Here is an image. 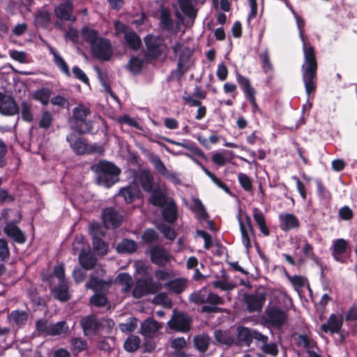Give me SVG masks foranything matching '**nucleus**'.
<instances>
[{
  "label": "nucleus",
  "instance_id": "obj_1",
  "mask_svg": "<svg viewBox=\"0 0 357 357\" xmlns=\"http://www.w3.org/2000/svg\"><path fill=\"white\" fill-rule=\"evenodd\" d=\"M288 8L296 18L299 29L300 38L303 42L304 61L301 66L302 79L304 83L305 92L310 97L317 90L318 63L315 49L303 34V28L305 24L304 19L297 15L292 6Z\"/></svg>",
  "mask_w": 357,
  "mask_h": 357
},
{
  "label": "nucleus",
  "instance_id": "obj_2",
  "mask_svg": "<svg viewBox=\"0 0 357 357\" xmlns=\"http://www.w3.org/2000/svg\"><path fill=\"white\" fill-rule=\"evenodd\" d=\"M98 183L107 188L112 187L119 181L121 169L114 163L106 160H100L95 166Z\"/></svg>",
  "mask_w": 357,
  "mask_h": 357
},
{
  "label": "nucleus",
  "instance_id": "obj_3",
  "mask_svg": "<svg viewBox=\"0 0 357 357\" xmlns=\"http://www.w3.org/2000/svg\"><path fill=\"white\" fill-rule=\"evenodd\" d=\"M91 109L84 105H79L73 109L74 118L73 128L80 135L91 133L93 130V122L88 118L91 115Z\"/></svg>",
  "mask_w": 357,
  "mask_h": 357
},
{
  "label": "nucleus",
  "instance_id": "obj_4",
  "mask_svg": "<svg viewBox=\"0 0 357 357\" xmlns=\"http://www.w3.org/2000/svg\"><path fill=\"white\" fill-rule=\"evenodd\" d=\"M162 286L160 283L153 282L152 277L139 279L132 290V295L136 298H140L149 294H155L160 291Z\"/></svg>",
  "mask_w": 357,
  "mask_h": 357
},
{
  "label": "nucleus",
  "instance_id": "obj_5",
  "mask_svg": "<svg viewBox=\"0 0 357 357\" xmlns=\"http://www.w3.org/2000/svg\"><path fill=\"white\" fill-rule=\"evenodd\" d=\"M192 323V319L188 314L174 310L167 325L172 330L187 333L190 331Z\"/></svg>",
  "mask_w": 357,
  "mask_h": 357
},
{
  "label": "nucleus",
  "instance_id": "obj_6",
  "mask_svg": "<svg viewBox=\"0 0 357 357\" xmlns=\"http://www.w3.org/2000/svg\"><path fill=\"white\" fill-rule=\"evenodd\" d=\"M244 218L245 220H243L241 213H239L236 216L239 224L242 243L246 250L248 252L252 248L251 238L255 237V232L252 225L251 218L248 214L245 213Z\"/></svg>",
  "mask_w": 357,
  "mask_h": 357
},
{
  "label": "nucleus",
  "instance_id": "obj_7",
  "mask_svg": "<svg viewBox=\"0 0 357 357\" xmlns=\"http://www.w3.org/2000/svg\"><path fill=\"white\" fill-rule=\"evenodd\" d=\"M266 301V293L264 291H256L254 294H243V301L246 304L247 310L252 312H261Z\"/></svg>",
  "mask_w": 357,
  "mask_h": 357
},
{
  "label": "nucleus",
  "instance_id": "obj_8",
  "mask_svg": "<svg viewBox=\"0 0 357 357\" xmlns=\"http://www.w3.org/2000/svg\"><path fill=\"white\" fill-rule=\"evenodd\" d=\"M144 42L146 46L144 55L146 58L157 60L162 55V43L158 36L147 34L144 38Z\"/></svg>",
  "mask_w": 357,
  "mask_h": 357
},
{
  "label": "nucleus",
  "instance_id": "obj_9",
  "mask_svg": "<svg viewBox=\"0 0 357 357\" xmlns=\"http://www.w3.org/2000/svg\"><path fill=\"white\" fill-rule=\"evenodd\" d=\"M93 56L102 61H109L112 56V47L110 41L105 38H100L91 47Z\"/></svg>",
  "mask_w": 357,
  "mask_h": 357
},
{
  "label": "nucleus",
  "instance_id": "obj_10",
  "mask_svg": "<svg viewBox=\"0 0 357 357\" xmlns=\"http://www.w3.org/2000/svg\"><path fill=\"white\" fill-rule=\"evenodd\" d=\"M287 319V313L279 307L271 306L265 310V321L273 328H281Z\"/></svg>",
  "mask_w": 357,
  "mask_h": 357
},
{
  "label": "nucleus",
  "instance_id": "obj_11",
  "mask_svg": "<svg viewBox=\"0 0 357 357\" xmlns=\"http://www.w3.org/2000/svg\"><path fill=\"white\" fill-rule=\"evenodd\" d=\"M102 222L106 229H116L123 220V215L114 207H107L102 211Z\"/></svg>",
  "mask_w": 357,
  "mask_h": 357
},
{
  "label": "nucleus",
  "instance_id": "obj_12",
  "mask_svg": "<svg viewBox=\"0 0 357 357\" xmlns=\"http://www.w3.org/2000/svg\"><path fill=\"white\" fill-rule=\"evenodd\" d=\"M172 50L175 56H178L176 70L179 77H181L185 72L184 66L189 61L191 54L189 48H183V44L179 41L175 43V44L172 46Z\"/></svg>",
  "mask_w": 357,
  "mask_h": 357
},
{
  "label": "nucleus",
  "instance_id": "obj_13",
  "mask_svg": "<svg viewBox=\"0 0 357 357\" xmlns=\"http://www.w3.org/2000/svg\"><path fill=\"white\" fill-rule=\"evenodd\" d=\"M255 343L256 347L263 354L268 355L272 357H276L278 355L279 351L277 343L269 342L268 337L261 333L258 335Z\"/></svg>",
  "mask_w": 357,
  "mask_h": 357
},
{
  "label": "nucleus",
  "instance_id": "obj_14",
  "mask_svg": "<svg viewBox=\"0 0 357 357\" xmlns=\"http://www.w3.org/2000/svg\"><path fill=\"white\" fill-rule=\"evenodd\" d=\"M19 112V106L13 97L0 92V113L5 116H14Z\"/></svg>",
  "mask_w": 357,
  "mask_h": 357
},
{
  "label": "nucleus",
  "instance_id": "obj_15",
  "mask_svg": "<svg viewBox=\"0 0 357 357\" xmlns=\"http://www.w3.org/2000/svg\"><path fill=\"white\" fill-rule=\"evenodd\" d=\"M259 333L260 332L257 330L243 326H238L236 334L238 344L249 347L253 341H256L257 337Z\"/></svg>",
  "mask_w": 357,
  "mask_h": 357
},
{
  "label": "nucleus",
  "instance_id": "obj_16",
  "mask_svg": "<svg viewBox=\"0 0 357 357\" xmlns=\"http://www.w3.org/2000/svg\"><path fill=\"white\" fill-rule=\"evenodd\" d=\"M151 261L159 267H165L171 259V255L159 245L152 247L149 250Z\"/></svg>",
  "mask_w": 357,
  "mask_h": 357
},
{
  "label": "nucleus",
  "instance_id": "obj_17",
  "mask_svg": "<svg viewBox=\"0 0 357 357\" xmlns=\"http://www.w3.org/2000/svg\"><path fill=\"white\" fill-rule=\"evenodd\" d=\"M80 325L85 336L96 335L102 326L101 322L94 314L84 317L80 321Z\"/></svg>",
  "mask_w": 357,
  "mask_h": 357
},
{
  "label": "nucleus",
  "instance_id": "obj_18",
  "mask_svg": "<svg viewBox=\"0 0 357 357\" xmlns=\"http://www.w3.org/2000/svg\"><path fill=\"white\" fill-rule=\"evenodd\" d=\"M206 303L209 305H204L201 307V312L203 313H218L222 312V309L217 305H223L224 299L213 292H208L206 298Z\"/></svg>",
  "mask_w": 357,
  "mask_h": 357
},
{
  "label": "nucleus",
  "instance_id": "obj_19",
  "mask_svg": "<svg viewBox=\"0 0 357 357\" xmlns=\"http://www.w3.org/2000/svg\"><path fill=\"white\" fill-rule=\"evenodd\" d=\"M151 162L154 166L155 170L158 172V174H160L163 177L166 178L167 179L171 181L175 184H180L181 181L178 178L176 173L169 172L167 167H165V164L162 161V160L160 158V157L155 155L153 156L151 158Z\"/></svg>",
  "mask_w": 357,
  "mask_h": 357
},
{
  "label": "nucleus",
  "instance_id": "obj_20",
  "mask_svg": "<svg viewBox=\"0 0 357 357\" xmlns=\"http://www.w3.org/2000/svg\"><path fill=\"white\" fill-rule=\"evenodd\" d=\"M342 325V317L333 313L329 316L327 322L321 326V330L326 333L336 334L340 333Z\"/></svg>",
  "mask_w": 357,
  "mask_h": 357
},
{
  "label": "nucleus",
  "instance_id": "obj_21",
  "mask_svg": "<svg viewBox=\"0 0 357 357\" xmlns=\"http://www.w3.org/2000/svg\"><path fill=\"white\" fill-rule=\"evenodd\" d=\"M53 297L61 301L66 302L70 298L69 294V286L68 281L59 282L56 286H53L52 284H49Z\"/></svg>",
  "mask_w": 357,
  "mask_h": 357
},
{
  "label": "nucleus",
  "instance_id": "obj_22",
  "mask_svg": "<svg viewBox=\"0 0 357 357\" xmlns=\"http://www.w3.org/2000/svg\"><path fill=\"white\" fill-rule=\"evenodd\" d=\"M4 234L19 244H24L26 238L19 227L13 222L8 223L3 228Z\"/></svg>",
  "mask_w": 357,
  "mask_h": 357
},
{
  "label": "nucleus",
  "instance_id": "obj_23",
  "mask_svg": "<svg viewBox=\"0 0 357 357\" xmlns=\"http://www.w3.org/2000/svg\"><path fill=\"white\" fill-rule=\"evenodd\" d=\"M137 179L140 184L141 188L145 192L149 193V192H152L156 187L154 183L153 176L149 170H141L137 177Z\"/></svg>",
  "mask_w": 357,
  "mask_h": 357
},
{
  "label": "nucleus",
  "instance_id": "obj_24",
  "mask_svg": "<svg viewBox=\"0 0 357 357\" xmlns=\"http://www.w3.org/2000/svg\"><path fill=\"white\" fill-rule=\"evenodd\" d=\"M280 228L283 231L297 229L300 227L298 218L293 213H285L280 216Z\"/></svg>",
  "mask_w": 357,
  "mask_h": 357
},
{
  "label": "nucleus",
  "instance_id": "obj_25",
  "mask_svg": "<svg viewBox=\"0 0 357 357\" xmlns=\"http://www.w3.org/2000/svg\"><path fill=\"white\" fill-rule=\"evenodd\" d=\"M66 140L77 155H82L86 153L88 144L84 138L76 137L75 135H70L67 137Z\"/></svg>",
  "mask_w": 357,
  "mask_h": 357
},
{
  "label": "nucleus",
  "instance_id": "obj_26",
  "mask_svg": "<svg viewBox=\"0 0 357 357\" xmlns=\"http://www.w3.org/2000/svg\"><path fill=\"white\" fill-rule=\"evenodd\" d=\"M162 208V215L164 220L169 224L174 223L178 218V208L174 200L170 199Z\"/></svg>",
  "mask_w": 357,
  "mask_h": 357
},
{
  "label": "nucleus",
  "instance_id": "obj_27",
  "mask_svg": "<svg viewBox=\"0 0 357 357\" xmlns=\"http://www.w3.org/2000/svg\"><path fill=\"white\" fill-rule=\"evenodd\" d=\"M149 193L151 194L149 202L153 206L164 207L168 203L166 194L158 185H156L155 188Z\"/></svg>",
  "mask_w": 357,
  "mask_h": 357
},
{
  "label": "nucleus",
  "instance_id": "obj_28",
  "mask_svg": "<svg viewBox=\"0 0 357 357\" xmlns=\"http://www.w3.org/2000/svg\"><path fill=\"white\" fill-rule=\"evenodd\" d=\"M73 11V3L67 1L65 3H60L57 7L55 8L56 16L62 20L66 21H74L75 17H71V14Z\"/></svg>",
  "mask_w": 357,
  "mask_h": 357
},
{
  "label": "nucleus",
  "instance_id": "obj_29",
  "mask_svg": "<svg viewBox=\"0 0 357 357\" xmlns=\"http://www.w3.org/2000/svg\"><path fill=\"white\" fill-rule=\"evenodd\" d=\"M119 195L123 197L126 203L131 204L139 198L140 190L136 185H129L121 188Z\"/></svg>",
  "mask_w": 357,
  "mask_h": 357
},
{
  "label": "nucleus",
  "instance_id": "obj_30",
  "mask_svg": "<svg viewBox=\"0 0 357 357\" xmlns=\"http://www.w3.org/2000/svg\"><path fill=\"white\" fill-rule=\"evenodd\" d=\"M79 262L84 270H92L97 264V258L90 252H85L82 248L79 255Z\"/></svg>",
  "mask_w": 357,
  "mask_h": 357
},
{
  "label": "nucleus",
  "instance_id": "obj_31",
  "mask_svg": "<svg viewBox=\"0 0 357 357\" xmlns=\"http://www.w3.org/2000/svg\"><path fill=\"white\" fill-rule=\"evenodd\" d=\"M138 249L136 241L130 238H123L116 245V250L120 254H133Z\"/></svg>",
  "mask_w": 357,
  "mask_h": 357
},
{
  "label": "nucleus",
  "instance_id": "obj_32",
  "mask_svg": "<svg viewBox=\"0 0 357 357\" xmlns=\"http://www.w3.org/2000/svg\"><path fill=\"white\" fill-rule=\"evenodd\" d=\"M50 52L53 55V61L57 68L68 77L71 76V73L68 64L63 58L59 54L57 51L53 48L50 47Z\"/></svg>",
  "mask_w": 357,
  "mask_h": 357
},
{
  "label": "nucleus",
  "instance_id": "obj_33",
  "mask_svg": "<svg viewBox=\"0 0 357 357\" xmlns=\"http://www.w3.org/2000/svg\"><path fill=\"white\" fill-rule=\"evenodd\" d=\"M252 212H253L252 213L253 218H254L256 224L259 227L260 231L265 236H269L270 231H269L268 227L266 225L265 217H264L262 211L259 208L255 207L253 208Z\"/></svg>",
  "mask_w": 357,
  "mask_h": 357
},
{
  "label": "nucleus",
  "instance_id": "obj_34",
  "mask_svg": "<svg viewBox=\"0 0 357 357\" xmlns=\"http://www.w3.org/2000/svg\"><path fill=\"white\" fill-rule=\"evenodd\" d=\"M165 287L176 294L182 293L187 287V280L183 278L172 280L165 284Z\"/></svg>",
  "mask_w": 357,
  "mask_h": 357
},
{
  "label": "nucleus",
  "instance_id": "obj_35",
  "mask_svg": "<svg viewBox=\"0 0 357 357\" xmlns=\"http://www.w3.org/2000/svg\"><path fill=\"white\" fill-rule=\"evenodd\" d=\"M124 40L128 47L132 50L137 51L139 50L142 46L140 37L133 30H130L126 33Z\"/></svg>",
  "mask_w": 357,
  "mask_h": 357
},
{
  "label": "nucleus",
  "instance_id": "obj_36",
  "mask_svg": "<svg viewBox=\"0 0 357 357\" xmlns=\"http://www.w3.org/2000/svg\"><path fill=\"white\" fill-rule=\"evenodd\" d=\"M348 248V243L344 238H338L333 241L332 247V255L337 260L338 257L344 254Z\"/></svg>",
  "mask_w": 357,
  "mask_h": 357
},
{
  "label": "nucleus",
  "instance_id": "obj_37",
  "mask_svg": "<svg viewBox=\"0 0 357 357\" xmlns=\"http://www.w3.org/2000/svg\"><path fill=\"white\" fill-rule=\"evenodd\" d=\"M159 329L158 322L152 319L144 320L141 324V333L144 335H149L156 333Z\"/></svg>",
  "mask_w": 357,
  "mask_h": 357
},
{
  "label": "nucleus",
  "instance_id": "obj_38",
  "mask_svg": "<svg viewBox=\"0 0 357 357\" xmlns=\"http://www.w3.org/2000/svg\"><path fill=\"white\" fill-rule=\"evenodd\" d=\"M55 277L58 278L59 282L67 281L65 279V268L63 264L56 266L54 268L53 273L45 276L43 278V281L48 282L49 284H51L53 283V280Z\"/></svg>",
  "mask_w": 357,
  "mask_h": 357
},
{
  "label": "nucleus",
  "instance_id": "obj_39",
  "mask_svg": "<svg viewBox=\"0 0 357 357\" xmlns=\"http://www.w3.org/2000/svg\"><path fill=\"white\" fill-rule=\"evenodd\" d=\"M193 342L195 348L200 352H206L210 344V337L207 335H198L194 337Z\"/></svg>",
  "mask_w": 357,
  "mask_h": 357
},
{
  "label": "nucleus",
  "instance_id": "obj_40",
  "mask_svg": "<svg viewBox=\"0 0 357 357\" xmlns=\"http://www.w3.org/2000/svg\"><path fill=\"white\" fill-rule=\"evenodd\" d=\"M236 81L244 92L245 96H248L252 93H256L255 89L251 86L250 80L248 77L241 75L238 72L236 73Z\"/></svg>",
  "mask_w": 357,
  "mask_h": 357
},
{
  "label": "nucleus",
  "instance_id": "obj_41",
  "mask_svg": "<svg viewBox=\"0 0 357 357\" xmlns=\"http://www.w3.org/2000/svg\"><path fill=\"white\" fill-rule=\"evenodd\" d=\"M296 344L298 347L303 346L307 351L317 347V342L307 334L298 335Z\"/></svg>",
  "mask_w": 357,
  "mask_h": 357
},
{
  "label": "nucleus",
  "instance_id": "obj_42",
  "mask_svg": "<svg viewBox=\"0 0 357 357\" xmlns=\"http://www.w3.org/2000/svg\"><path fill=\"white\" fill-rule=\"evenodd\" d=\"M110 282L99 279L97 277L91 276L89 281L86 284V288L96 291L103 290L106 286H109Z\"/></svg>",
  "mask_w": 357,
  "mask_h": 357
},
{
  "label": "nucleus",
  "instance_id": "obj_43",
  "mask_svg": "<svg viewBox=\"0 0 357 357\" xmlns=\"http://www.w3.org/2000/svg\"><path fill=\"white\" fill-rule=\"evenodd\" d=\"M82 37L83 40L91 44V47L96 43L98 40V32L88 26H84L82 29Z\"/></svg>",
  "mask_w": 357,
  "mask_h": 357
},
{
  "label": "nucleus",
  "instance_id": "obj_44",
  "mask_svg": "<svg viewBox=\"0 0 357 357\" xmlns=\"http://www.w3.org/2000/svg\"><path fill=\"white\" fill-rule=\"evenodd\" d=\"M51 21V14L47 10H39L35 17V24L39 27H47Z\"/></svg>",
  "mask_w": 357,
  "mask_h": 357
},
{
  "label": "nucleus",
  "instance_id": "obj_45",
  "mask_svg": "<svg viewBox=\"0 0 357 357\" xmlns=\"http://www.w3.org/2000/svg\"><path fill=\"white\" fill-rule=\"evenodd\" d=\"M178 3L184 15L190 18L196 17L197 12L192 5V0H178Z\"/></svg>",
  "mask_w": 357,
  "mask_h": 357
},
{
  "label": "nucleus",
  "instance_id": "obj_46",
  "mask_svg": "<svg viewBox=\"0 0 357 357\" xmlns=\"http://www.w3.org/2000/svg\"><path fill=\"white\" fill-rule=\"evenodd\" d=\"M10 321L17 326L25 324L28 319V314L25 311L13 310L8 315Z\"/></svg>",
  "mask_w": 357,
  "mask_h": 357
},
{
  "label": "nucleus",
  "instance_id": "obj_47",
  "mask_svg": "<svg viewBox=\"0 0 357 357\" xmlns=\"http://www.w3.org/2000/svg\"><path fill=\"white\" fill-rule=\"evenodd\" d=\"M160 20V26L163 30L170 31L172 29L173 20L171 18L169 11L167 8H162L161 9Z\"/></svg>",
  "mask_w": 357,
  "mask_h": 357
},
{
  "label": "nucleus",
  "instance_id": "obj_48",
  "mask_svg": "<svg viewBox=\"0 0 357 357\" xmlns=\"http://www.w3.org/2000/svg\"><path fill=\"white\" fill-rule=\"evenodd\" d=\"M141 238L143 243L146 245L156 243L159 241V235L158 232L152 228L146 229Z\"/></svg>",
  "mask_w": 357,
  "mask_h": 357
},
{
  "label": "nucleus",
  "instance_id": "obj_49",
  "mask_svg": "<svg viewBox=\"0 0 357 357\" xmlns=\"http://www.w3.org/2000/svg\"><path fill=\"white\" fill-rule=\"evenodd\" d=\"M214 335L215 340L220 344L231 346L234 342V338L226 331L217 330L215 331Z\"/></svg>",
  "mask_w": 357,
  "mask_h": 357
},
{
  "label": "nucleus",
  "instance_id": "obj_50",
  "mask_svg": "<svg viewBox=\"0 0 357 357\" xmlns=\"http://www.w3.org/2000/svg\"><path fill=\"white\" fill-rule=\"evenodd\" d=\"M69 330L65 321H59L56 324H51L49 335L55 336L66 333Z\"/></svg>",
  "mask_w": 357,
  "mask_h": 357
},
{
  "label": "nucleus",
  "instance_id": "obj_51",
  "mask_svg": "<svg viewBox=\"0 0 357 357\" xmlns=\"http://www.w3.org/2000/svg\"><path fill=\"white\" fill-rule=\"evenodd\" d=\"M166 141L172 144H176L177 146H182V147L190 151L194 155H195L198 157H200L204 159H206V157L204 153L199 148H198L197 146H196L193 144H187L183 142H175L174 140L169 139H166Z\"/></svg>",
  "mask_w": 357,
  "mask_h": 357
},
{
  "label": "nucleus",
  "instance_id": "obj_52",
  "mask_svg": "<svg viewBox=\"0 0 357 357\" xmlns=\"http://www.w3.org/2000/svg\"><path fill=\"white\" fill-rule=\"evenodd\" d=\"M192 211L196 213L197 218L200 220L206 221L208 218V214L202 202L199 199L194 200Z\"/></svg>",
  "mask_w": 357,
  "mask_h": 357
},
{
  "label": "nucleus",
  "instance_id": "obj_53",
  "mask_svg": "<svg viewBox=\"0 0 357 357\" xmlns=\"http://www.w3.org/2000/svg\"><path fill=\"white\" fill-rule=\"evenodd\" d=\"M140 338L137 335L129 336L124 342V348L127 351L134 352L137 351L140 345Z\"/></svg>",
  "mask_w": 357,
  "mask_h": 357
},
{
  "label": "nucleus",
  "instance_id": "obj_54",
  "mask_svg": "<svg viewBox=\"0 0 357 357\" xmlns=\"http://www.w3.org/2000/svg\"><path fill=\"white\" fill-rule=\"evenodd\" d=\"M50 90L48 88H42L36 91L33 97L43 105H47L50 101Z\"/></svg>",
  "mask_w": 357,
  "mask_h": 357
},
{
  "label": "nucleus",
  "instance_id": "obj_55",
  "mask_svg": "<svg viewBox=\"0 0 357 357\" xmlns=\"http://www.w3.org/2000/svg\"><path fill=\"white\" fill-rule=\"evenodd\" d=\"M92 245L93 250L101 255H105L108 250V244L105 243L102 238H93Z\"/></svg>",
  "mask_w": 357,
  "mask_h": 357
},
{
  "label": "nucleus",
  "instance_id": "obj_56",
  "mask_svg": "<svg viewBox=\"0 0 357 357\" xmlns=\"http://www.w3.org/2000/svg\"><path fill=\"white\" fill-rule=\"evenodd\" d=\"M208 291L206 288H202L199 291L192 293L190 296V301L196 305L206 303Z\"/></svg>",
  "mask_w": 357,
  "mask_h": 357
},
{
  "label": "nucleus",
  "instance_id": "obj_57",
  "mask_svg": "<svg viewBox=\"0 0 357 357\" xmlns=\"http://www.w3.org/2000/svg\"><path fill=\"white\" fill-rule=\"evenodd\" d=\"M89 303L95 307H102L107 305L108 299L105 294L96 293L90 298Z\"/></svg>",
  "mask_w": 357,
  "mask_h": 357
},
{
  "label": "nucleus",
  "instance_id": "obj_58",
  "mask_svg": "<svg viewBox=\"0 0 357 357\" xmlns=\"http://www.w3.org/2000/svg\"><path fill=\"white\" fill-rule=\"evenodd\" d=\"M144 61L137 56H132L128 64V68L134 74H138L141 72Z\"/></svg>",
  "mask_w": 357,
  "mask_h": 357
},
{
  "label": "nucleus",
  "instance_id": "obj_59",
  "mask_svg": "<svg viewBox=\"0 0 357 357\" xmlns=\"http://www.w3.org/2000/svg\"><path fill=\"white\" fill-rule=\"evenodd\" d=\"M21 116L22 120L26 122H31L33 120L31 105L26 101L21 102Z\"/></svg>",
  "mask_w": 357,
  "mask_h": 357
},
{
  "label": "nucleus",
  "instance_id": "obj_60",
  "mask_svg": "<svg viewBox=\"0 0 357 357\" xmlns=\"http://www.w3.org/2000/svg\"><path fill=\"white\" fill-rule=\"evenodd\" d=\"M238 181L241 188L247 191L251 192L253 189V185L251 178L244 173H239L238 174Z\"/></svg>",
  "mask_w": 357,
  "mask_h": 357
},
{
  "label": "nucleus",
  "instance_id": "obj_61",
  "mask_svg": "<svg viewBox=\"0 0 357 357\" xmlns=\"http://www.w3.org/2000/svg\"><path fill=\"white\" fill-rule=\"evenodd\" d=\"M137 326V319L135 317H130L126 323L119 324V328L123 333H128L133 332Z\"/></svg>",
  "mask_w": 357,
  "mask_h": 357
},
{
  "label": "nucleus",
  "instance_id": "obj_62",
  "mask_svg": "<svg viewBox=\"0 0 357 357\" xmlns=\"http://www.w3.org/2000/svg\"><path fill=\"white\" fill-rule=\"evenodd\" d=\"M157 228L161 233H162L167 239L174 241L176 238V233L170 226H168L165 223H160L157 226Z\"/></svg>",
  "mask_w": 357,
  "mask_h": 357
},
{
  "label": "nucleus",
  "instance_id": "obj_63",
  "mask_svg": "<svg viewBox=\"0 0 357 357\" xmlns=\"http://www.w3.org/2000/svg\"><path fill=\"white\" fill-rule=\"evenodd\" d=\"M287 278L296 291L305 287V278L304 277L297 275H290L287 273Z\"/></svg>",
  "mask_w": 357,
  "mask_h": 357
},
{
  "label": "nucleus",
  "instance_id": "obj_64",
  "mask_svg": "<svg viewBox=\"0 0 357 357\" xmlns=\"http://www.w3.org/2000/svg\"><path fill=\"white\" fill-rule=\"evenodd\" d=\"M317 185V193L322 199H329L331 197L330 191L327 189L321 179L315 181Z\"/></svg>",
  "mask_w": 357,
  "mask_h": 357
}]
</instances>
